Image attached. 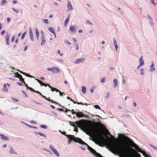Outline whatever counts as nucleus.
Segmentation results:
<instances>
[{
  "mask_svg": "<svg viewBox=\"0 0 157 157\" xmlns=\"http://www.w3.org/2000/svg\"><path fill=\"white\" fill-rule=\"evenodd\" d=\"M111 149L110 151L119 157H132L128 152L126 145L123 143L122 144H115L111 142L110 143Z\"/></svg>",
  "mask_w": 157,
  "mask_h": 157,
  "instance_id": "f257e3e1",
  "label": "nucleus"
},
{
  "mask_svg": "<svg viewBox=\"0 0 157 157\" xmlns=\"http://www.w3.org/2000/svg\"><path fill=\"white\" fill-rule=\"evenodd\" d=\"M121 135L122 136V137L126 141L129 142L131 144V146L132 147H134L137 151L142 153V155L145 157H148L147 155L146 154L145 151L139 148L138 146L136 144L134 143V142L132 140H131L128 137L126 136H124L121 134H118L119 136H120Z\"/></svg>",
  "mask_w": 157,
  "mask_h": 157,
  "instance_id": "f03ea898",
  "label": "nucleus"
},
{
  "mask_svg": "<svg viewBox=\"0 0 157 157\" xmlns=\"http://www.w3.org/2000/svg\"><path fill=\"white\" fill-rule=\"evenodd\" d=\"M47 70L51 71L53 73L56 74L60 72V70L58 67H53L47 68Z\"/></svg>",
  "mask_w": 157,
  "mask_h": 157,
  "instance_id": "7ed1b4c3",
  "label": "nucleus"
},
{
  "mask_svg": "<svg viewBox=\"0 0 157 157\" xmlns=\"http://www.w3.org/2000/svg\"><path fill=\"white\" fill-rule=\"evenodd\" d=\"M49 147L51 151L58 157H59V154L55 148L52 145H50Z\"/></svg>",
  "mask_w": 157,
  "mask_h": 157,
  "instance_id": "20e7f679",
  "label": "nucleus"
},
{
  "mask_svg": "<svg viewBox=\"0 0 157 157\" xmlns=\"http://www.w3.org/2000/svg\"><path fill=\"white\" fill-rule=\"evenodd\" d=\"M151 64L149 66V71L150 72L155 71V64L153 61H151Z\"/></svg>",
  "mask_w": 157,
  "mask_h": 157,
  "instance_id": "39448f33",
  "label": "nucleus"
},
{
  "mask_svg": "<svg viewBox=\"0 0 157 157\" xmlns=\"http://www.w3.org/2000/svg\"><path fill=\"white\" fill-rule=\"evenodd\" d=\"M85 61V59L82 58L78 59L74 61L73 63L75 64H78L84 62Z\"/></svg>",
  "mask_w": 157,
  "mask_h": 157,
  "instance_id": "423d86ee",
  "label": "nucleus"
},
{
  "mask_svg": "<svg viewBox=\"0 0 157 157\" xmlns=\"http://www.w3.org/2000/svg\"><path fill=\"white\" fill-rule=\"evenodd\" d=\"M147 19L150 25L152 26H153L154 25V23L153 22V18L149 14H147Z\"/></svg>",
  "mask_w": 157,
  "mask_h": 157,
  "instance_id": "0eeeda50",
  "label": "nucleus"
},
{
  "mask_svg": "<svg viewBox=\"0 0 157 157\" xmlns=\"http://www.w3.org/2000/svg\"><path fill=\"white\" fill-rule=\"evenodd\" d=\"M69 31L70 34H75L76 33L75 27L74 26H70L69 27Z\"/></svg>",
  "mask_w": 157,
  "mask_h": 157,
  "instance_id": "6e6552de",
  "label": "nucleus"
},
{
  "mask_svg": "<svg viewBox=\"0 0 157 157\" xmlns=\"http://www.w3.org/2000/svg\"><path fill=\"white\" fill-rule=\"evenodd\" d=\"M67 7L68 8V10H71L73 9V7L71 5V3L70 1H67Z\"/></svg>",
  "mask_w": 157,
  "mask_h": 157,
  "instance_id": "1a4fd4ad",
  "label": "nucleus"
},
{
  "mask_svg": "<svg viewBox=\"0 0 157 157\" xmlns=\"http://www.w3.org/2000/svg\"><path fill=\"white\" fill-rule=\"evenodd\" d=\"M76 116L79 118L83 117H88V116H86L83 114L82 112H77L76 115Z\"/></svg>",
  "mask_w": 157,
  "mask_h": 157,
  "instance_id": "9d476101",
  "label": "nucleus"
},
{
  "mask_svg": "<svg viewBox=\"0 0 157 157\" xmlns=\"http://www.w3.org/2000/svg\"><path fill=\"white\" fill-rule=\"evenodd\" d=\"M35 80L37 81V82L39 83V84L41 85V86H45V87L47 86H48L49 87H51V86L49 84H47L46 83H45L41 82L40 80L37 79H35Z\"/></svg>",
  "mask_w": 157,
  "mask_h": 157,
  "instance_id": "9b49d317",
  "label": "nucleus"
},
{
  "mask_svg": "<svg viewBox=\"0 0 157 157\" xmlns=\"http://www.w3.org/2000/svg\"><path fill=\"white\" fill-rule=\"evenodd\" d=\"M113 44L114 45V48L116 49V52H117L118 48V46L117 43V41L115 38H113Z\"/></svg>",
  "mask_w": 157,
  "mask_h": 157,
  "instance_id": "f8f14e48",
  "label": "nucleus"
},
{
  "mask_svg": "<svg viewBox=\"0 0 157 157\" xmlns=\"http://www.w3.org/2000/svg\"><path fill=\"white\" fill-rule=\"evenodd\" d=\"M0 136L1 139L3 140L6 141L9 140V138L8 137L5 136L3 134H0Z\"/></svg>",
  "mask_w": 157,
  "mask_h": 157,
  "instance_id": "ddd939ff",
  "label": "nucleus"
},
{
  "mask_svg": "<svg viewBox=\"0 0 157 157\" xmlns=\"http://www.w3.org/2000/svg\"><path fill=\"white\" fill-rule=\"evenodd\" d=\"M83 131L85 132L86 133H87V132H93V129L92 128H90L89 127L86 128L84 130H83Z\"/></svg>",
  "mask_w": 157,
  "mask_h": 157,
  "instance_id": "4468645a",
  "label": "nucleus"
},
{
  "mask_svg": "<svg viewBox=\"0 0 157 157\" xmlns=\"http://www.w3.org/2000/svg\"><path fill=\"white\" fill-rule=\"evenodd\" d=\"M41 42L40 44L41 45H44L46 42V40L45 36H42L41 37Z\"/></svg>",
  "mask_w": 157,
  "mask_h": 157,
  "instance_id": "2eb2a0df",
  "label": "nucleus"
},
{
  "mask_svg": "<svg viewBox=\"0 0 157 157\" xmlns=\"http://www.w3.org/2000/svg\"><path fill=\"white\" fill-rule=\"evenodd\" d=\"M10 150H9V152L10 154H14L17 155V153L14 150L13 148L11 146L10 147Z\"/></svg>",
  "mask_w": 157,
  "mask_h": 157,
  "instance_id": "dca6fc26",
  "label": "nucleus"
},
{
  "mask_svg": "<svg viewBox=\"0 0 157 157\" xmlns=\"http://www.w3.org/2000/svg\"><path fill=\"white\" fill-rule=\"evenodd\" d=\"M139 63L140 65L143 66L144 64V61L143 59V56H141L139 59Z\"/></svg>",
  "mask_w": 157,
  "mask_h": 157,
  "instance_id": "f3484780",
  "label": "nucleus"
},
{
  "mask_svg": "<svg viewBox=\"0 0 157 157\" xmlns=\"http://www.w3.org/2000/svg\"><path fill=\"white\" fill-rule=\"evenodd\" d=\"M113 87H117L118 85V82L117 79L116 78L113 79Z\"/></svg>",
  "mask_w": 157,
  "mask_h": 157,
  "instance_id": "a211bd4d",
  "label": "nucleus"
},
{
  "mask_svg": "<svg viewBox=\"0 0 157 157\" xmlns=\"http://www.w3.org/2000/svg\"><path fill=\"white\" fill-rule=\"evenodd\" d=\"M35 35L36 36L37 40H38L39 39V32L36 28H35Z\"/></svg>",
  "mask_w": 157,
  "mask_h": 157,
  "instance_id": "6ab92c4d",
  "label": "nucleus"
},
{
  "mask_svg": "<svg viewBox=\"0 0 157 157\" xmlns=\"http://www.w3.org/2000/svg\"><path fill=\"white\" fill-rule=\"evenodd\" d=\"M2 90L4 92H7L8 91V88L6 84H4V85Z\"/></svg>",
  "mask_w": 157,
  "mask_h": 157,
  "instance_id": "aec40b11",
  "label": "nucleus"
},
{
  "mask_svg": "<svg viewBox=\"0 0 157 157\" xmlns=\"http://www.w3.org/2000/svg\"><path fill=\"white\" fill-rule=\"evenodd\" d=\"M48 31L52 33H55V31L53 27H51L48 28Z\"/></svg>",
  "mask_w": 157,
  "mask_h": 157,
  "instance_id": "412c9836",
  "label": "nucleus"
},
{
  "mask_svg": "<svg viewBox=\"0 0 157 157\" xmlns=\"http://www.w3.org/2000/svg\"><path fill=\"white\" fill-rule=\"evenodd\" d=\"M81 91L83 94H85L86 92V88L85 86H82Z\"/></svg>",
  "mask_w": 157,
  "mask_h": 157,
  "instance_id": "4be33fe9",
  "label": "nucleus"
},
{
  "mask_svg": "<svg viewBox=\"0 0 157 157\" xmlns=\"http://www.w3.org/2000/svg\"><path fill=\"white\" fill-rule=\"evenodd\" d=\"M29 36L31 35H33V32L32 29L31 27H29Z\"/></svg>",
  "mask_w": 157,
  "mask_h": 157,
  "instance_id": "5701e85b",
  "label": "nucleus"
},
{
  "mask_svg": "<svg viewBox=\"0 0 157 157\" xmlns=\"http://www.w3.org/2000/svg\"><path fill=\"white\" fill-rule=\"evenodd\" d=\"M49 88H51V91H56V92L59 91V90L57 89L56 88L52 87L51 86V87Z\"/></svg>",
  "mask_w": 157,
  "mask_h": 157,
  "instance_id": "b1692460",
  "label": "nucleus"
},
{
  "mask_svg": "<svg viewBox=\"0 0 157 157\" xmlns=\"http://www.w3.org/2000/svg\"><path fill=\"white\" fill-rule=\"evenodd\" d=\"M24 124H25L26 126H28V127H29V128H35V129H37V127L31 126V125H30L29 124H27L26 123H24Z\"/></svg>",
  "mask_w": 157,
  "mask_h": 157,
  "instance_id": "393cba45",
  "label": "nucleus"
},
{
  "mask_svg": "<svg viewBox=\"0 0 157 157\" xmlns=\"http://www.w3.org/2000/svg\"><path fill=\"white\" fill-rule=\"evenodd\" d=\"M70 14H69L68 15V16L67 17V18L65 19V20L64 21V23H67L68 22L69 19L70 18Z\"/></svg>",
  "mask_w": 157,
  "mask_h": 157,
  "instance_id": "a878e982",
  "label": "nucleus"
},
{
  "mask_svg": "<svg viewBox=\"0 0 157 157\" xmlns=\"http://www.w3.org/2000/svg\"><path fill=\"white\" fill-rule=\"evenodd\" d=\"M151 4L154 6H156V3L155 2V0H150Z\"/></svg>",
  "mask_w": 157,
  "mask_h": 157,
  "instance_id": "bb28decb",
  "label": "nucleus"
},
{
  "mask_svg": "<svg viewBox=\"0 0 157 157\" xmlns=\"http://www.w3.org/2000/svg\"><path fill=\"white\" fill-rule=\"evenodd\" d=\"M86 23L91 25H93L92 23L89 20H87L86 21Z\"/></svg>",
  "mask_w": 157,
  "mask_h": 157,
  "instance_id": "cd10ccee",
  "label": "nucleus"
},
{
  "mask_svg": "<svg viewBox=\"0 0 157 157\" xmlns=\"http://www.w3.org/2000/svg\"><path fill=\"white\" fill-rule=\"evenodd\" d=\"M19 76H20V77L19 78L20 79V81L22 82H25L24 80V79L23 78L22 76L21 75H19Z\"/></svg>",
  "mask_w": 157,
  "mask_h": 157,
  "instance_id": "c85d7f7f",
  "label": "nucleus"
},
{
  "mask_svg": "<svg viewBox=\"0 0 157 157\" xmlns=\"http://www.w3.org/2000/svg\"><path fill=\"white\" fill-rule=\"evenodd\" d=\"M144 68H141L140 71V75H144Z\"/></svg>",
  "mask_w": 157,
  "mask_h": 157,
  "instance_id": "c756f323",
  "label": "nucleus"
},
{
  "mask_svg": "<svg viewBox=\"0 0 157 157\" xmlns=\"http://www.w3.org/2000/svg\"><path fill=\"white\" fill-rule=\"evenodd\" d=\"M74 44L76 50H78L79 48V45L78 43Z\"/></svg>",
  "mask_w": 157,
  "mask_h": 157,
  "instance_id": "7c9ffc66",
  "label": "nucleus"
},
{
  "mask_svg": "<svg viewBox=\"0 0 157 157\" xmlns=\"http://www.w3.org/2000/svg\"><path fill=\"white\" fill-rule=\"evenodd\" d=\"M15 74V75L14 76H13V77L15 78H19L20 77V76H19V75H21L20 74H19L18 72H16V73H14Z\"/></svg>",
  "mask_w": 157,
  "mask_h": 157,
  "instance_id": "2f4dec72",
  "label": "nucleus"
},
{
  "mask_svg": "<svg viewBox=\"0 0 157 157\" xmlns=\"http://www.w3.org/2000/svg\"><path fill=\"white\" fill-rule=\"evenodd\" d=\"M43 22L46 24H48L49 23L47 19H43Z\"/></svg>",
  "mask_w": 157,
  "mask_h": 157,
  "instance_id": "473e14b6",
  "label": "nucleus"
},
{
  "mask_svg": "<svg viewBox=\"0 0 157 157\" xmlns=\"http://www.w3.org/2000/svg\"><path fill=\"white\" fill-rule=\"evenodd\" d=\"M39 135L42 137H44L45 138H46V136L42 132H39Z\"/></svg>",
  "mask_w": 157,
  "mask_h": 157,
  "instance_id": "72a5a7b5",
  "label": "nucleus"
},
{
  "mask_svg": "<svg viewBox=\"0 0 157 157\" xmlns=\"http://www.w3.org/2000/svg\"><path fill=\"white\" fill-rule=\"evenodd\" d=\"M105 77H103L101 79V83H104L105 81Z\"/></svg>",
  "mask_w": 157,
  "mask_h": 157,
  "instance_id": "f704fd0d",
  "label": "nucleus"
},
{
  "mask_svg": "<svg viewBox=\"0 0 157 157\" xmlns=\"http://www.w3.org/2000/svg\"><path fill=\"white\" fill-rule=\"evenodd\" d=\"M94 107L96 109H98L100 110L101 109V108L98 105H95L94 106Z\"/></svg>",
  "mask_w": 157,
  "mask_h": 157,
  "instance_id": "c9c22d12",
  "label": "nucleus"
},
{
  "mask_svg": "<svg viewBox=\"0 0 157 157\" xmlns=\"http://www.w3.org/2000/svg\"><path fill=\"white\" fill-rule=\"evenodd\" d=\"M40 127L44 129H46L47 128V126L44 124H42L40 125Z\"/></svg>",
  "mask_w": 157,
  "mask_h": 157,
  "instance_id": "e433bc0d",
  "label": "nucleus"
},
{
  "mask_svg": "<svg viewBox=\"0 0 157 157\" xmlns=\"http://www.w3.org/2000/svg\"><path fill=\"white\" fill-rule=\"evenodd\" d=\"M7 1L6 0H3L1 3V5H3L6 4V3Z\"/></svg>",
  "mask_w": 157,
  "mask_h": 157,
  "instance_id": "4c0bfd02",
  "label": "nucleus"
},
{
  "mask_svg": "<svg viewBox=\"0 0 157 157\" xmlns=\"http://www.w3.org/2000/svg\"><path fill=\"white\" fill-rule=\"evenodd\" d=\"M72 40L73 41L74 44L78 43L77 42V40L75 38H72Z\"/></svg>",
  "mask_w": 157,
  "mask_h": 157,
  "instance_id": "58836bf2",
  "label": "nucleus"
},
{
  "mask_svg": "<svg viewBox=\"0 0 157 157\" xmlns=\"http://www.w3.org/2000/svg\"><path fill=\"white\" fill-rule=\"evenodd\" d=\"M29 38L32 41H33L34 40V38H33V35H31L29 36Z\"/></svg>",
  "mask_w": 157,
  "mask_h": 157,
  "instance_id": "ea45409f",
  "label": "nucleus"
},
{
  "mask_svg": "<svg viewBox=\"0 0 157 157\" xmlns=\"http://www.w3.org/2000/svg\"><path fill=\"white\" fill-rule=\"evenodd\" d=\"M12 10L17 13H18L19 12V11L18 10H16L13 8H12Z\"/></svg>",
  "mask_w": 157,
  "mask_h": 157,
  "instance_id": "a19ab883",
  "label": "nucleus"
},
{
  "mask_svg": "<svg viewBox=\"0 0 157 157\" xmlns=\"http://www.w3.org/2000/svg\"><path fill=\"white\" fill-rule=\"evenodd\" d=\"M27 77H30L31 78H34V77L30 75H29V74H27L26 73V75H25Z\"/></svg>",
  "mask_w": 157,
  "mask_h": 157,
  "instance_id": "79ce46f5",
  "label": "nucleus"
},
{
  "mask_svg": "<svg viewBox=\"0 0 157 157\" xmlns=\"http://www.w3.org/2000/svg\"><path fill=\"white\" fill-rule=\"evenodd\" d=\"M65 43L67 45H71V43L68 40H64Z\"/></svg>",
  "mask_w": 157,
  "mask_h": 157,
  "instance_id": "37998d69",
  "label": "nucleus"
},
{
  "mask_svg": "<svg viewBox=\"0 0 157 157\" xmlns=\"http://www.w3.org/2000/svg\"><path fill=\"white\" fill-rule=\"evenodd\" d=\"M110 95V93L109 92H107L106 93V99H108Z\"/></svg>",
  "mask_w": 157,
  "mask_h": 157,
  "instance_id": "c03bdc74",
  "label": "nucleus"
},
{
  "mask_svg": "<svg viewBox=\"0 0 157 157\" xmlns=\"http://www.w3.org/2000/svg\"><path fill=\"white\" fill-rule=\"evenodd\" d=\"M58 92H59L60 96H63L65 95L64 93L61 92L60 90Z\"/></svg>",
  "mask_w": 157,
  "mask_h": 157,
  "instance_id": "a18cd8bd",
  "label": "nucleus"
},
{
  "mask_svg": "<svg viewBox=\"0 0 157 157\" xmlns=\"http://www.w3.org/2000/svg\"><path fill=\"white\" fill-rule=\"evenodd\" d=\"M150 145L151 147H152L153 149H155L156 150L157 147H155V146H153V145H152V144H150Z\"/></svg>",
  "mask_w": 157,
  "mask_h": 157,
  "instance_id": "49530a36",
  "label": "nucleus"
},
{
  "mask_svg": "<svg viewBox=\"0 0 157 157\" xmlns=\"http://www.w3.org/2000/svg\"><path fill=\"white\" fill-rule=\"evenodd\" d=\"M40 33L41 34V37L45 36L44 32H43V31L42 30L41 31Z\"/></svg>",
  "mask_w": 157,
  "mask_h": 157,
  "instance_id": "de8ad7c7",
  "label": "nucleus"
},
{
  "mask_svg": "<svg viewBox=\"0 0 157 157\" xmlns=\"http://www.w3.org/2000/svg\"><path fill=\"white\" fill-rule=\"evenodd\" d=\"M25 33H26V32H25L22 34V35L21 37V39H23L25 37Z\"/></svg>",
  "mask_w": 157,
  "mask_h": 157,
  "instance_id": "09e8293b",
  "label": "nucleus"
},
{
  "mask_svg": "<svg viewBox=\"0 0 157 157\" xmlns=\"http://www.w3.org/2000/svg\"><path fill=\"white\" fill-rule=\"evenodd\" d=\"M70 111H71V113H72V114H76V115L77 112H74L73 109H72V110H70Z\"/></svg>",
  "mask_w": 157,
  "mask_h": 157,
  "instance_id": "8fccbe9b",
  "label": "nucleus"
},
{
  "mask_svg": "<svg viewBox=\"0 0 157 157\" xmlns=\"http://www.w3.org/2000/svg\"><path fill=\"white\" fill-rule=\"evenodd\" d=\"M10 17H8L6 19V20L8 23H9L10 21Z\"/></svg>",
  "mask_w": 157,
  "mask_h": 157,
  "instance_id": "3c124183",
  "label": "nucleus"
},
{
  "mask_svg": "<svg viewBox=\"0 0 157 157\" xmlns=\"http://www.w3.org/2000/svg\"><path fill=\"white\" fill-rule=\"evenodd\" d=\"M22 92L23 93V94L25 95V97H28L27 95V94L26 93L25 91H24L23 90H22Z\"/></svg>",
  "mask_w": 157,
  "mask_h": 157,
  "instance_id": "603ef678",
  "label": "nucleus"
},
{
  "mask_svg": "<svg viewBox=\"0 0 157 157\" xmlns=\"http://www.w3.org/2000/svg\"><path fill=\"white\" fill-rule=\"evenodd\" d=\"M10 35L9 34L6 35V40H9Z\"/></svg>",
  "mask_w": 157,
  "mask_h": 157,
  "instance_id": "864d4df0",
  "label": "nucleus"
},
{
  "mask_svg": "<svg viewBox=\"0 0 157 157\" xmlns=\"http://www.w3.org/2000/svg\"><path fill=\"white\" fill-rule=\"evenodd\" d=\"M17 71H18L20 73L23 74L24 75H26V73L24 72L21 71H19L18 70H17Z\"/></svg>",
  "mask_w": 157,
  "mask_h": 157,
  "instance_id": "5fc2aeb1",
  "label": "nucleus"
},
{
  "mask_svg": "<svg viewBox=\"0 0 157 157\" xmlns=\"http://www.w3.org/2000/svg\"><path fill=\"white\" fill-rule=\"evenodd\" d=\"M15 35H13L12 38V39H11V41L12 42H13L14 41V40L15 38Z\"/></svg>",
  "mask_w": 157,
  "mask_h": 157,
  "instance_id": "6e6d98bb",
  "label": "nucleus"
},
{
  "mask_svg": "<svg viewBox=\"0 0 157 157\" xmlns=\"http://www.w3.org/2000/svg\"><path fill=\"white\" fill-rule=\"evenodd\" d=\"M30 123L31 124H36V122L34 121H30Z\"/></svg>",
  "mask_w": 157,
  "mask_h": 157,
  "instance_id": "4d7b16f0",
  "label": "nucleus"
},
{
  "mask_svg": "<svg viewBox=\"0 0 157 157\" xmlns=\"http://www.w3.org/2000/svg\"><path fill=\"white\" fill-rule=\"evenodd\" d=\"M28 89H29V90H31V91H32L33 92H34L35 91V90L33 89H32V88L30 87H28Z\"/></svg>",
  "mask_w": 157,
  "mask_h": 157,
  "instance_id": "13d9d810",
  "label": "nucleus"
},
{
  "mask_svg": "<svg viewBox=\"0 0 157 157\" xmlns=\"http://www.w3.org/2000/svg\"><path fill=\"white\" fill-rule=\"evenodd\" d=\"M90 90L91 93H92L94 91V88L93 87H91L90 88Z\"/></svg>",
  "mask_w": 157,
  "mask_h": 157,
  "instance_id": "bf43d9fd",
  "label": "nucleus"
},
{
  "mask_svg": "<svg viewBox=\"0 0 157 157\" xmlns=\"http://www.w3.org/2000/svg\"><path fill=\"white\" fill-rule=\"evenodd\" d=\"M54 4L55 6H59V4H58L57 2H54Z\"/></svg>",
  "mask_w": 157,
  "mask_h": 157,
  "instance_id": "052dcab7",
  "label": "nucleus"
},
{
  "mask_svg": "<svg viewBox=\"0 0 157 157\" xmlns=\"http://www.w3.org/2000/svg\"><path fill=\"white\" fill-rule=\"evenodd\" d=\"M126 81L125 79H122V82L123 84H125L126 83Z\"/></svg>",
  "mask_w": 157,
  "mask_h": 157,
  "instance_id": "680f3d73",
  "label": "nucleus"
},
{
  "mask_svg": "<svg viewBox=\"0 0 157 157\" xmlns=\"http://www.w3.org/2000/svg\"><path fill=\"white\" fill-rule=\"evenodd\" d=\"M57 61L58 62H63L64 61L62 59H58L57 60Z\"/></svg>",
  "mask_w": 157,
  "mask_h": 157,
  "instance_id": "e2e57ef3",
  "label": "nucleus"
},
{
  "mask_svg": "<svg viewBox=\"0 0 157 157\" xmlns=\"http://www.w3.org/2000/svg\"><path fill=\"white\" fill-rule=\"evenodd\" d=\"M34 92L38 94H40V95H42V94L39 91H37L35 90Z\"/></svg>",
  "mask_w": 157,
  "mask_h": 157,
  "instance_id": "0e129e2a",
  "label": "nucleus"
},
{
  "mask_svg": "<svg viewBox=\"0 0 157 157\" xmlns=\"http://www.w3.org/2000/svg\"><path fill=\"white\" fill-rule=\"evenodd\" d=\"M13 100L15 101V102H18V100L17 99H16V98H14L13 99Z\"/></svg>",
  "mask_w": 157,
  "mask_h": 157,
  "instance_id": "69168bd1",
  "label": "nucleus"
},
{
  "mask_svg": "<svg viewBox=\"0 0 157 157\" xmlns=\"http://www.w3.org/2000/svg\"><path fill=\"white\" fill-rule=\"evenodd\" d=\"M5 30H2V32H1V35H3L4 34H5Z\"/></svg>",
  "mask_w": 157,
  "mask_h": 157,
  "instance_id": "338daca9",
  "label": "nucleus"
},
{
  "mask_svg": "<svg viewBox=\"0 0 157 157\" xmlns=\"http://www.w3.org/2000/svg\"><path fill=\"white\" fill-rule=\"evenodd\" d=\"M78 32L79 33H82L83 32V31L82 29H79L78 31Z\"/></svg>",
  "mask_w": 157,
  "mask_h": 157,
  "instance_id": "774afa93",
  "label": "nucleus"
}]
</instances>
